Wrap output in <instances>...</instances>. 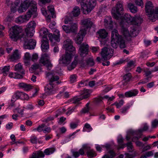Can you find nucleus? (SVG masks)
Masks as SVG:
<instances>
[{
  "mask_svg": "<svg viewBox=\"0 0 158 158\" xmlns=\"http://www.w3.org/2000/svg\"><path fill=\"white\" fill-rule=\"evenodd\" d=\"M111 38V45L113 48H116L118 44L121 48H124L126 47V45L124 38L122 35L118 34L117 30L114 29L112 31Z\"/></svg>",
  "mask_w": 158,
  "mask_h": 158,
  "instance_id": "1",
  "label": "nucleus"
},
{
  "mask_svg": "<svg viewBox=\"0 0 158 158\" xmlns=\"http://www.w3.org/2000/svg\"><path fill=\"white\" fill-rule=\"evenodd\" d=\"M23 30L22 28L16 26L12 27L9 31V36L14 41L18 40L20 41V38L26 36L24 34L22 33Z\"/></svg>",
  "mask_w": 158,
  "mask_h": 158,
  "instance_id": "2",
  "label": "nucleus"
},
{
  "mask_svg": "<svg viewBox=\"0 0 158 158\" xmlns=\"http://www.w3.org/2000/svg\"><path fill=\"white\" fill-rule=\"evenodd\" d=\"M113 52L114 50L113 49H111V51H110V50L108 48L105 47L102 49L101 52L102 59L100 57H97L96 60L99 62H100L101 59H103L104 61L109 60L113 56Z\"/></svg>",
  "mask_w": 158,
  "mask_h": 158,
  "instance_id": "3",
  "label": "nucleus"
},
{
  "mask_svg": "<svg viewBox=\"0 0 158 158\" xmlns=\"http://www.w3.org/2000/svg\"><path fill=\"white\" fill-rule=\"evenodd\" d=\"M73 42L68 39L64 42L63 46L65 48V53L73 56L76 53L75 48L73 46Z\"/></svg>",
  "mask_w": 158,
  "mask_h": 158,
  "instance_id": "4",
  "label": "nucleus"
},
{
  "mask_svg": "<svg viewBox=\"0 0 158 158\" xmlns=\"http://www.w3.org/2000/svg\"><path fill=\"white\" fill-rule=\"evenodd\" d=\"M20 42L23 43L24 48L25 49H34L36 45V41L33 39L29 40L26 36L20 38Z\"/></svg>",
  "mask_w": 158,
  "mask_h": 158,
  "instance_id": "5",
  "label": "nucleus"
},
{
  "mask_svg": "<svg viewBox=\"0 0 158 158\" xmlns=\"http://www.w3.org/2000/svg\"><path fill=\"white\" fill-rule=\"evenodd\" d=\"M82 7L89 13L96 5V0H82Z\"/></svg>",
  "mask_w": 158,
  "mask_h": 158,
  "instance_id": "6",
  "label": "nucleus"
},
{
  "mask_svg": "<svg viewBox=\"0 0 158 158\" xmlns=\"http://www.w3.org/2000/svg\"><path fill=\"white\" fill-rule=\"evenodd\" d=\"M123 8L122 4L118 3L116 7L112 8L111 12L113 17L115 19H118L120 16L123 15Z\"/></svg>",
  "mask_w": 158,
  "mask_h": 158,
  "instance_id": "7",
  "label": "nucleus"
},
{
  "mask_svg": "<svg viewBox=\"0 0 158 158\" xmlns=\"http://www.w3.org/2000/svg\"><path fill=\"white\" fill-rule=\"evenodd\" d=\"M35 5L36 6L35 2L33 1L30 2L29 0H26L21 3L18 9V11L19 13H22L25 11L29 7V9L34 8V6Z\"/></svg>",
  "mask_w": 158,
  "mask_h": 158,
  "instance_id": "8",
  "label": "nucleus"
},
{
  "mask_svg": "<svg viewBox=\"0 0 158 158\" xmlns=\"http://www.w3.org/2000/svg\"><path fill=\"white\" fill-rule=\"evenodd\" d=\"M40 62L45 66L49 70L51 69L49 68L52 66L50 60L49 56L46 53H44L42 55L40 59Z\"/></svg>",
  "mask_w": 158,
  "mask_h": 158,
  "instance_id": "9",
  "label": "nucleus"
},
{
  "mask_svg": "<svg viewBox=\"0 0 158 158\" xmlns=\"http://www.w3.org/2000/svg\"><path fill=\"white\" fill-rule=\"evenodd\" d=\"M81 23L82 26L81 30L86 33L87 29L90 28L93 25V22L89 18L84 19L81 20Z\"/></svg>",
  "mask_w": 158,
  "mask_h": 158,
  "instance_id": "10",
  "label": "nucleus"
},
{
  "mask_svg": "<svg viewBox=\"0 0 158 158\" xmlns=\"http://www.w3.org/2000/svg\"><path fill=\"white\" fill-rule=\"evenodd\" d=\"M73 56L65 53L62 55L59 60V64L66 65L69 64L71 62Z\"/></svg>",
  "mask_w": 158,
  "mask_h": 158,
  "instance_id": "11",
  "label": "nucleus"
},
{
  "mask_svg": "<svg viewBox=\"0 0 158 158\" xmlns=\"http://www.w3.org/2000/svg\"><path fill=\"white\" fill-rule=\"evenodd\" d=\"M145 10L146 12L149 16H151L153 14L154 11V6L152 2L149 1L147 2L145 5Z\"/></svg>",
  "mask_w": 158,
  "mask_h": 158,
  "instance_id": "12",
  "label": "nucleus"
},
{
  "mask_svg": "<svg viewBox=\"0 0 158 158\" xmlns=\"http://www.w3.org/2000/svg\"><path fill=\"white\" fill-rule=\"evenodd\" d=\"M80 55L82 57H84L88 54L89 46L84 44H81L79 48Z\"/></svg>",
  "mask_w": 158,
  "mask_h": 158,
  "instance_id": "13",
  "label": "nucleus"
},
{
  "mask_svg": "<svg viewBox=\"0 0 158 158\" xmlns=\"http://www.w3.org/2000/svg\"><path fill=\"white\" fill-rule=\"evenodd\" d=\"M86 33L85 31L84 32L80 30L75 39L76 43L80 44L83 41V38Z\"/></svg>",
  "mask_w": 158,
  "mask_h": 158,
  "instance_id": "14",
  "label": "nucleus"
},
{
  "mask_svg": "<svg viewBox=\"0 0 158 158\" xmlns=\"http://www.w3.org/2000/svg\"><path fill=\"white\" fill-rule=\"evenodd\" d=\"M34 7V8H31L30 9H29L28 11L27 12V14L24 16H23L24 19L28 20L29 19L31 18V15L35 13L37 11V7L35 5Z\"/></svg>",
  "mask_w": 158,
  "mask_h": 158,
  "instance_id": "15",
  "label": "nucleus"
},
{
  "mask_svg": "<svg viewBox=\"0 0 158 158\" xmlns=\"http://www.w3.org/2000/svg\"><path fill=\"white\" fill-rule=\"evenodd\" d=\"M41 42L42 43L41 45L42 50L43 52H45L49 48L48 40V39H43L41 40Z\"/></svg>",
  "mask_w": 158,
  "mask_h": 158,
  "instance_id": "16",
  "label": "nucleus"
},
{
  "mask_svg": "<svg viewBox=\"0 0 158 158\" xmlns=\"http://www.w3.org/2000/svg\"><path fill=\"white\" fill-rule=\"evenodd\" d=\"M150 19L152 22H155L158 19V7H156L155 10H154L153 12L152 15L149 16Z\"/></svg>",
  "mask_w": 158,
  "mask_h": 158,
  "instance_id": "17",
  "label": "nucleus"
},
{
  "mask_svg": "<svg viewBox=\"0 0 158 158\" xmlns=\"http://www.w3.org/2000/svg\"><path fill=\"white\" fill-rule=\"evenodd\" d=\"M132 24L133 25L139 26L142 21V19L139 16H136L133 17Z\"/></svg>",
  "mask_w": 158,
  "mask_h": 158,
  "instance_id": "18",
  "label": "nucleus"
},
{
  "mask_svg": "<svg viewBox=\"0 0 158 158\" xmlns=\"http://www.w3.org/2000/svg\"><path fill=\"white\" fill-rule=\"evenodd\" d=\"M121 31L126 39L128 40H130V33H129L127 29L122 26L121 27Z\"/></svg>",
  "mask_w": 158,
  "mask_h": 158,
  "instance_id": "19",
  "label": "nucleus"
},
{
  "mask_svg": "<svg viewBox=\"0 0 158 158\" xmlns=\"http://www.w3.org/2000/svg\"><path fill=\"white\" fill-rule=\"evenodd\" d=\"M69 24L70 33H76L77 31V25L76 23H69Z\"/></svg>",
  "mask_w": 158,
  "mask_h": 158,
  "instance_id": "20",
  "label": "nucleus"
},
{
  "mask_svg": "<svg viewBox=\"0 0 158 158\" xmlns=\"http://www.w3.org/2000/svg\"><path fill=\"white\" fill-rule=\"evenodd\" d=\"M104 25L109 30H112L113 28V22L110 19L109 21L106 19L104 20Z\"/></svg>",
  "mask_w": 158,
  "mask_h": 158,
  "instance_id": "21",
  "label": "nucleus"
},
{
  "mask_svg": "<svg viewBox=\"0 0 158 158\" xmlns=\"http://www.w3.org/2000/svg\"><path fill=\"white\" fill-rule=\"evenodd\" d=\"M80 10L79 7L75 6L73 8V11L70 14H71L74 17H76L78 16L80 14Z\"/></svg>",
  "mask_w": 158,
  "mask_h": 158,
  "instance_id": "22",
  "label": "nucleus"
},
{
  "mask_svg": "<svg viewBox=\"0 0 158 158\" xmlns=\"http://www.w3.org/2000/svg\"><path fill=\"white\" fill-rule=\"evenodd\" d=\"M99 37L102 39H105L107 36V33L104 29H101L97 32Z\"/></svg>",
  "mask_w": 158,
  "mask_h": 158,
  "instance_id": "23",
  "label": "nucleus"
},
{
  "mask_svg": "<svg viewBox=\"0 0 158 158\" xmlns=\"http://www.w3.org/2000/svg\"><path fill=\"white\" fill-rule=\"evenodd\" d=\"M15 70L22 74H24V71L23 69L22 65L20 63L17 64L15 67Z\"/></svg>",
  "mask_w": 158,
  "mask_h": 158,
  "instance_id": "24",
  "label": "nucleus"
},
{
  "mask_svg": "<svg viewBox=\"0 0 158 158\" xmlns=\"http://www.w3.org/2000/svg\"><path fill=\"white\" fill-rule=\"evenodd\" d=\"M44 156V153L41 151H37V153H33L31 156L30 158H39L40 157H43Z\"/></svg>",
  "mask_w": 158,
  "mask_h": 158,
  "instance_id": "25",
  "label": "nucleus"
},
{
  "mask_svg": "<svg viewBox=\"0 0 158 158\" xmlns=\"http://www.w3.org/2000/svg\"><path fill=\"white\" fill-rule=\"evenodd\" d=\"M148 129V126L147 125V124H145L143 129H139L138 131L134 132V134L137 135H142V133L143 131H147Z\"/></svg>",
  "mask_w": 158,
  "mask_h": 158,
  "instance_id": "26",
  "label": "nucleus"
},
{
  "mask_svg": "<svg viewBox=\"0 0 158 158\" xmlns=\"http://www.w3.org/2000/svg\"><path fill=\"white\" fill-rule=\"evenodd\" d=\"M82 96L81 97L82 99H86L90 96V93L89 90L84 89L82 91V93L81 94Z\"/></svg>",
  "mask_w": 158,
  "mask_h": 158,
  "instance_id": "27",
  "label": "nucleus"
},
{
  "mask_svg": "<svg viewBox=\"0 0 158 158\" xmlns=\"http://www.w3.org/2000/svg\"><path fill=\"white\" fill-rule=\"evenodd\" d=\"M128 7L131 11L133 13H135L137 12L138 10L137 7L133 3H129L128 4Z\"/></svg>",
  "mask_w": 158,
  "mask_h": 158,
  "instance_id": "28",
  "label": "nucleus"
},
{
  "mask_svg": "<svg viewBox=\"0 0 158 158\" xmlns=\"http://www.w3.org/2000/svg\"><path fill=\"white\" fill-rule=\"evenodd\" d=\"M19 58V54L18 53V50H16L13 52V54L10 56L9 59L12 61L17 60Z\"/></svg>",
  "mask_w": 158,
  "mask_h": 158,
  "instance_id": "29",
  "label": "nucleus"
},
{
  "mask_svg": "<svg viewBox=\"0 0 158 158\" xmlns=\"http://www.w3.org/2000/svg\"><path fill=\"white\" fill-rule=\"evenodd\" d=\"M55 87V86L54 83H51L49 82V83L45 86V90L47 92H52V89Z\"/></svg>",
  "mask_w": 158,
  "mask_h": 158,
  "instance_id": "30",
  "label": "nucleus"
},
{
  "mask_svg": "<svg viewBox=\"0 0 158 158\" xmlns=\"http://www.w3.org/2000/svg\"><path fill=\"white\" fill-rule=\"evenodd\" d=\"M40 34L43 35V39H47V35L48 34V30L45 28H42L40 31Z\"/></svg>",
  "mask_w": 158,
  "mask_h": 158,
  "instance_id": "31",
  "label": "nucleus"
},
{
  "mask_svg": "<svg viewBox=\"0 0 158 158\" xmlns=\"http://www.w3.org/2000/svg\"><path fill=\"white\" fill-rule=\"evenodd\" d=\"M34 30L30 29L29 28H26L25 29V32L26 35L28 37H31L33 36L34 33Z\"/></svg>",
  "mask_w": 158,
  "mask_h": 158,
  "instance_id": "32",
  "label": "nucleus"
},
{
  "mask_svg": "<svg viewBox=\"0 0 158 158\" xmlns=\"http://www.w3.org/2000/svg\"><path fill=\"white\" fill-rule=\"evenodd\" d=\"M139 33V31L137 28H134L130 31V37H135Z\"/></svg>",
  "mask_w": 158,
  "mask_h": 158,
  "instance_id": "33",
  "label": "nucleus"
},
{
  "mask_svg": "<svg viewBox=\"0 0 158 158\" xmlns=\"http://www.w3.org/2000/svg\"><path fill=\"white\" fill-rule=\"evenodd\" d=\"M77 64V61L76 60H75L71 63L68 67V70L70 71L74 69Z\"/></svg>",
  "mask_w": 158,
  "mask_h": 158,
  "instance_id": "34",
  "label": "nucleus"
},
{
  "mask_svg": "<svg viewBox=\"0 0 158 158\" xmlns=\"http://www.w3.org/2000/svg\"><path fill=\"white\" fill-rule=\"evenodd\" d=\"M27 26V28L32 30V31L33 30H34L36 23L34 21H31L28 23Z\"/></svg>",
  "mask_w": 158,
  "mask_h": 158,
  "instance_id": "35",
  "label": "nucleus"
},
{
  "mask_svg": "<svg viewBox=\"0 0 158 158\" xmlns=\"http://www.w3.org/2000/svg\"><path fill=\"white\" fill-rule=\"evenodd\" d=\"M20 87H23L26 91H28L31 89V86L29 85H27L24 83H20L19 84Z\"/></svg>",
  "mask_w": 158,
  "mask_h": 158,
  "instance_id": "36",
  "label": "nucleus"
},
{
  "mask_svg": "<svg viewBox=\"0 0 158 158\" xmlns=\"http://www.w3.org/2000/svg\"><path fill=\"white\" fill-rule=\"evenodd\" d=\"M48 11L50 12L51 14L52 17L53 18L56 17V15H55L54 10L53 7L52 6H48Z\"/></svg>",
  "mask_w": 158,
  "mask_h": 158,
  "instance_id": "37",
  "label": "nucleus"
},
{
  "mask_svg": "<svg viewBox=\"0 0 158 158\" xmlns=\"http://www.w3.org/2000/svg\"><path fill=\"white\" fill-rule=\"evenodd\" d=\"M55 151V149L54 148H50L46 149L44 151V153L46 155H49Z\"/></svg>",
  "mask_w": 158,
  "mask_h": 158,
  "instance_id": "38",
  "label": "nucleus"
},
{
  "mask_svg": "<svg viewBox=\"0 0 158 158\" xmlns=\"http://www.w3.org/2000/svg\"><path fill=\"white\" fill-rule=\"evenodd\" d=\"M69 16H66L65 17L64 19V23L65 24H67L69 22H71L73 20V18L74 17L71 14H69Z\"/></svg>",
  "mask_w": 158,
  "mask_h": 158,
  "instance_id": "39",
  "label": "nucleus"
},
{
  "mask_svg": "<svg viewBox=\"0 0 158 158\" xmlns=\"http://www.w3.org/2000/svg\"><path fill=\"white\" fill-rule=\"evenodd\" d=\"M131 77V75L130 73H128L125 74L123 77V80L125 82H127L130 81Z\"/></svg>",
  "mask_w": 158,
  "mask_h": 158,
  "instance_id": "40",
  "label": "nucleus"
},
{
  "mask_svg": "<svg viewBox=\"0 0 158 158\" xmlns=\"http://www.w3.org/2000/svg\"><path fill=\"white\" fill-rule=\"evenodd\" d=\"M137 94V92H127L125 93V95L126 97H131L135 96Z\"/></svg>",
  "mask_w": 158,
  "mask_h": 158,
  "instance_id": "41",
  "label": "nucleus"
},
{
  "mask_svg": "<svg viewBox=\"0 0 158 158\" xmlns=\"http://www.w3.org/2000/svg\"><path fill=\"white\" fill-rule=\"evenodd\" d=\"M57 33L56 31H55V33H54L53 34V37H54V40L55 41H56L57 42H59L60 41V34H59V31H58L57 32V34H56Z\"/></svg>",
  "mask_w": 158,
  "mask_h": 158,
  "instance_id": "42",
  "label": "nucleus"
},
{
  "mask_svg": "<svg viewBox=\"0 0 158 158\" xmlns=\"http://www.w3.org/2000/svg\"><path fill=\"white\" fill-rule=\"evenodd\" d=\"M59 79V77L58 76H54L52 75L51 77L49 80V82L51 83H53V82L55 81H57Z\"/></svg>",
  "mask_w": 158,
  "mask_h": 158,
  "instance_id": "43",
  "label": "nucleus"
},
{
  "mask_svg": "<svg viewBox=\"0 0 158 158\" xmlns=\"http://www.w3.org/2000/svg\"><path fill=\"white\" fill-rule=\"evenodd\" d=\"M24 17L22 15L17 18L16 20V22L18 23H22L24 22Z\"/></svg>",
  "mask_w": 158,
  "mask_h": 158,
  "instance_id": "44",
  "label": "nucleus"
},
{
  "mask_svg": "<svg viewBox=\"0 0 158 158\" xmlns=\"http://www.w3.org/2000/svg\"><path fill=\"white\" fill-rule=\"evenodd\" d=\"M124 18L126 21L127 23H132L133 17H131L130 15H127V16L125 15Z\"/></svg>",
  "mask_w": 158,
  "mask_h": 158,
  "instance_id": "45",
  "label": "nucleus"
},
{
  "mask_svg": "<svg viewBox=\"0 0 158 158\" xmlns=\"http://www.w3.org/2000/svg\"><path fill=\"white\" fill-rule=\"evenodd\" d=\"M135 2L136 5L143 7V3L142 0H135Z\"/></svg>",
  "mask_w": 158,
  "mask_h": 158,
  "instance_id": "46",
  "label": "nucleus"
},
{
  "mask_svg": "<svg viewBox=\"0 0 158 158\" xmlns=\"http://www.w3.org/2000/svg\"><path fill=\"white\" fill-rule=\"evenodd\" d=\"M94 60L92 58H89L87 61V64L88 65L92 66L94 65Z\"/></svg>",
  "mask_w": 158,
  "mask_h": 158,
  "instance_id": "47",
  "label": "nucleus"
},
{
  "mask_svg": "<svg viewBox=\"0 0 158 158\" xmlns=\"http://www.w3.org/2000/svg\"><path fill=\"white\" fill-rule=\"evenodd\" d=\"M23 92L18 91L15 93V97L17 99L20 98L22 99V97L23 95Z\"/></svg>",
  "mask_w": 158,
  "mask_h": 158,
  "instance_id": "48",
  "label": "nucleus"
},
{
  "mask_svg": "<svg viewBox=\"0 0 158 158\" xmlns=\"http://www.w3.org/2000/svg\"><path fill=\"white\" fill-rule=\"evenodd\" d=\"M45 125L44 124H42L41 125L39 126L37 129H35V130H37L39 132H41L44 131L43 128L45 127Z\"/></svg>",
  "mask_w": 158,
  "mask_h": 158,
  "instance_id": "49",
  "label": "nucleus"
},
{
  "mask_svg": "<svg viewBox=\"0 0 158 158\" xmlns=\"http://www.w3.org/2000/svg\"><path fill=\"white\" fill-rule=\"evenodd\" d=\"M123 100H121L118 103L115 102L114 104H113L112 105H116L117 108H118L121 107L123 105Z\"/></svg>",
  "mask_w": 158,
  "mask_h": 158,
  "instance_id": "50",
  "label": "nucleus"
},
{
  "mask_svg": "<svg viewBox=\"0 0 158 158\" xmlns=\"http://www.w3.org/2000/svg\"><path fill=\"white\" fill-rule=\"evenodd\" d=\"M128 150H129V152H131L132 150L133 147L131 142L127 143L126 144Z\"/></svg>",
  "mask_w": 158,
  "mask_h": 158,
  "instance_id": "51",
  "label": "nucleus"
},
{
  "mask_svg": "<svg viewBox=\"0 0 158 158\" xmlns=\"http://www.w3.org/2000/svg\"><path fill=\"white\" fill-rule=\"evenodd\" d=\"M63 30L65 31L66 33H69V26L63 25L62 27Z\"/></svg>",
  "mask_w": 158,
  "mask_h": 158,
  "instance_id": "52",
  "label": "nucleus"
},
{
  "mask_svg": "<svg viewBox=\"0 0 158 158\" xmlns=\"http://www.w3.org/2000/svg\"><path fill=\"white\" fill-rule=\"evenodd\" d=\"M130 107V106H127L124 107L121 109V112L123 114H124L127 112V110Z\"/></svg>",
  "mask_w": 158,
  "mask_h": 158,
  "instance_id": "53",
  "label": "nucleus"
},
{
  "mask_svg": "<svg viewBox=\"0 0 158 158\" xmlns=\"http://www.w3.org/2000/svg\"><path fill=\"white\" fill-rule=\"evenodd\" d=\"M134 63L135 62L133 60H131L127 64V67L126 68V71L127 72H128V71H127V69L131 67L134 64Z\"/></svg>",
  "mask_w": 158,
  "mask_h": 158,
  "instance_id": "54",
  "label": "nucleus"
},
{
  "mask_svg": "<svg viewBox=\"0 0 158 158\" xmlns=\"http://www.w3.org/2000/svg\"><path fill=\"white\" fill-rule=\"evenodd\" d=\"M108 153L110 154V156H109L110 158H113L115 157L116 155V153L113 150H109L108 152Z\"/></svg>",
  "mask_w": 158,
  "mask_h": 158,
  "instance_id": "55",
  "label": "nucleus"
},
{
  "mask_svg": "<svg viewBox=\"0 0 158 158\" xmlns=\"http://www.w3.org/2000/svg\"><path fill=\"white\" fill-rule=\"evenodd\" d=\"M18 72L15 73V75L14 78L16 79H21L23 77V76L22 75H21L19 73H18Z\"/></svg>",
  "mask_w": 158,
  "mask_h": 158,
  "instance_id": "56",
  "label": "nucleus"
},
{
  "mask_svg": "<svg viewBox=\"0 0 158 158\" xmlns=\"http://www.w3.org/2000/svg\"><path fill=\"white\" fill-rule=\"evenodd\" d=\"M76 76L75 75H72L70 77V81L71 83L74 82L76 80Z\"/></svg>",
  "mask_w": 158,
  "mask_h": 158,
  "instance_id": "57",
  "label": "nucleus"
},
{
  "mask_svg": "<svg viewBox=\"0 0 158 158\" xmlns=\"http://www.w3.org/2000/svg\"><path fill=\"white\" fill-rule=\"evenodd\" d=\"M158 124V121L157 119H155L152 123V128H155Z\"/></svg>",
  "mask_w": 158,
  "mask_h": 158,
  "instance_id": "58",
  "label": "nucleus"
},
{
  "mask_svg": "<svg viewBox=\"0 0 158 158\" xmlns=\"http://www.w3.org/2000/svg\"><path fill=\"white\" fill-rule=\"evenodd\" d=\"M40 67V65L38 64H35L32 65L31 68L33 70H36L38 69Z\"/></svg>",
  "mask_w": 158,
  "mask_h": 158,
  "instance_id": "59",
  "label": "nucleus"
},
{
  "mask_svg": "<svg viewBox=\"0 0 158 158\" xmlns=\"http://www.w3.org/2000/svg\"><path fill=\"white\" fill-rule=\"evenodd\" d=\"M25 58L27 60H30L31 59V57L29 53L27 52L25 53Z\"/></svg>",
  "mask_w": 158,
  "mask_h": 158,
  "instance_id": "60",
  "label": "nucleus"
},
{
  "mask_svg": "<svg viewBox=\"0 0 158 158\" xmlns=\"http://www.w3.org/2000/svg\"><path fill=\"white\" fill-rule=\"evenodd\" d=\"M30 141L32 143L36 144L37 143V138L36 137H33L30 139Z\"/></svg>",
  "mask_w": 158,
  "mask_h": 158,
  "instance_id": "61",
  "label": "nucleus"
},
{
  "mask_svg": "<svg viewBox=\"0 0 158 158\" xmlns=\"http://www.w3.org/2000/svg\"><path fill=\"white\" fill-rule=\"evenodd\" d=\"M82 100L81 98H77V99L76 98H73L72 101H73V103L74 104H76L79 101Z\"/></svg>",
  "mask_w": 158,
  "mask_h": 158,
  "instance_id": "62",
  "label": "nucleus"
},
{
  "mask_svg": "<svg viewBox=\"0 0 158 158\" xmlns=\"http://www.w3.org/2000/svg\"><path fill=\"white\" fill-rule=\"evenodd\" d=\"M10 69V66H5L3 68V73H5L6 72H8Z\"/></svg>",
  "mask_w": 158,
  "mask_h": 158,
  "instance_id": "63",
  "label": "nucleus"
},
{
  "mask_svg": "<svg viewBox=\"0 0 158 158\" xmlns=\"http://www.w3.org/2000/svg\"><path fill=\"white\" fill-rule=\"evenodd\" d=\"M23 95L22 97V99L27 100L29 98V97L27 94L23 93Z\"/></svg>",
  "mask_w": 158,
  "mask_h": 158,
  "instance_id": "64",
  "label": "nucleus"
}]
</instances>
